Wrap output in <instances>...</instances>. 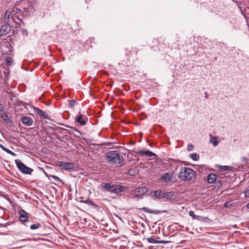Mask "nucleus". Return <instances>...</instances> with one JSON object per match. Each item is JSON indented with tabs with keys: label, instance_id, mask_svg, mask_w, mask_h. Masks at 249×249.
<instances>
[{
	"label": "nucleus",
	"instance_id": "obj_3",
	"mask_svg": "<svg viewBox=\"0 0 249 249\" xmlns=\"http://www.w3.org/2000/svg\"><path fill=\"white\" fill-rule=\"evenodd\" d=\"M17 166L18 167L19 170L24 174L31 175L33 172V169L25 165L23 162L20 160H15Z\"/></svg>",
	"mask_w": 249,
	"mask_h": 249
},
{
	"label": "nucleus",
	"instance_id": "obj_42",
	"mask_svg": "<svg viewBox=\"0 0 249 249\" xmlns=\"http://www.w3.org/2000/svg\"><path fill=\"white\" fill-rule=\"evenodd\" d=\"M160 213V211L159 210H152L151 213L159 214Z\"/></svg>",
	"mask_w": 249,
	"mask_h": 249
},
{
	"label": "nucleus",
	"instance_id": "obj_19",
	"mask_svg": "<svg viewBox=\"0 0 249 249\" xmlns=\"http://www.w3.org/2000/svg\"><path fill=\"white\" fill-rule=\"evenodd\" d=\"M189 215L193 217L194 219H196L199 221H204L205 218L199 215H196L195 214L194 212L192 211H190L189 212Z\"/></svg>",
	"mask_w": 249,
	"mask_h": 249
},
{
	"label": "nucleus",
	"instance_id": "obj_36",
	"mask_svg": "<svg viewBox=\"0 0 249 249\" xmlns=\"http://www.w3.org/2000/svg\"><path fill=\"white\" fill-rule=\"evenodd\" d=\"M69 106L73 108L74 107L75 105V101L74 100H70L69 101Z\"/></svg>",
	"mask_w": 249,
	"mask_h": 249
},
{
	"label": "nucleus",
	"instance_id": "obj_7",
	"mask_svg": "<svg viewBox=\"0 0 249 249\" xmlns=\"http://www.w3.org/2000/svg\"><path fill=\"white\" fill-rule=\"evenodd\" d=\"M75 120L79 124V125L84 126L87 124L89 119L86 116L83 115L79 113L75 117Z\"/></svg>",
	"mask_w": 249,
	"mask_h": 249
},
{
	"label": "nucleus",
	"instance_id": "obj_53",
	"mask_svg": "<svg viewBox=\"0 0 249 249\" xmlns=\"http://www.w3.org/2000/svg\"><path fill=\"white\" fill-rule=\"evenodd\" d=\"M24 246H21V247H20L19 248H22Z\"/></svg>",
	"mask_w": 249,
	"mask_h": 249
},
{
	"label": "nucleus",
	"instance_id": "obj_18",
	"mask_svg": "<svg viewBox=\"0 0 249 249\" xmlns=\"http://www.w3.org/2000/svg\"><path fill=\"white\" fill-rule=\"evenodd\" d=\"M216 175L214 174H210L207 177V181L210 184H213L216 182Z\"/></svg>",
	"mask_w": 249,
	"mask_h": 249
},
{
	"label": "nucleus",
	"instance_id": "obj_13",
	"mask_svg": "<svg viewBox=\"0 0 249 249\" xmlns=\"http://www.w3.org/2000/svg\"><path fill=\"white\" fill-rule=\"evenodd\" d=\"M161 179L163 182L165 183L172 181L171 175H170L168 172L164 173L161 177Z\"/></svg>",
	"mask_w": 249,
	"mask_h": 249
},
{
	"label": "nucleus",
	"instance_id": "obj_49",
	"mask_svg": "<svg viewBox=\"0 0 249 249\" xmlns=\"http://www.w3.org/2000/svg\"><path fill=\"white\" fill-rule=\"evenodd\" d=\"M13 33L14 34H17V31L16 30H13V31H12Z\"/></svg>",
	"mask_w": 249,
	"mask_h": 249
},
{
	"label": "nucleus",
	"instance_id": "obj_4",
	"mask_svg": "<svg viewBox=\"0 0 249 249\" xmlns=\"http://www.w3.org/2000/svg\"><path fill=\"white\" fill-rule=\"evenodd\" d=\"M19 213V220L26 227L29 226V213H27L23 209H20L18 211Z\"/></svg>",
	"mask_w": 249,
	"mask_h": 249
},
{
	"label": "nucleus",
	"instance_id": "obj_23",
	"mask_svg": "<svg viewBox=\"0 0 249 249\" xmlns=\"http://www.w3.org/2000/svg\"><path fill=\"white\" fill-rule=\"evenodd\" d=\"M6 65L7 66H12L13 64V59L11 56H7L5 60Z\"/></svg>",
	"mask_w": 249,
	"mask_h": 249
},
{
	"label": "nucleus",
	"instance_id": "obj_22",
	"mask_svg": "<svg viewBox=\"0 0 249 249\" xmlns=\"http://www.w3.org/2000/svg\"><path fill=\"white\" fill-rule=\"evenodd\" d=\"M2 211L1 212V213H0V224L2 225H6V224L4 223L3 221L4 220L3 216H4L5 211H7V209L2 208Z\"/></svg>",
	"mask_w": 249,
	"mask_h": 249
},
{
	"label": "nucleus",
	"instance_id": "obj_15",
	"mask_svg": "<svg viewBox=\"0 0 249 249\" xmlns=\"http://www.w3.org/2000/svg\"><path fill=\"white\" fill-rule=\"evenodd\" d=\"M34 110L35 112L38 115L45 119L47 118V115L46 114V113L44 111L36 107H34Z\"/></svg>",
	"mask_w": 249,
	"mask_h": 249
},
{
	"label": "nucleus",
	"instance_id": "obj_43",
	"mask_svg": "<svg viewBox=\"0 0 249 249\" xmlns=\"http://www.w3.org/2000/svg\"><path fill=\"white\" fill-rule=\"evenodd\" d=\"M0 147L1 148V149H2L5 152L6 150V149H7L6 147L3 146L2 144H0Z\"/></svg>",
	"mask_w": 249,
	"mask_h": 249
},
{
	"label": "nucleus",
	"instance_id": "obj_10",
	"mask_svg": "<svg viewBox=\"0 0 249 249\" xmlns=\"http://www.w3.org/2000/svg\"><path fill=\"white\" fill-rule=\"evenodd\" d=\"M114 185V184H112L111 183H102L101 185V187L105 191L113 193Z\"/></svg>",
	"mask_w": 249,
	"mask_h": 249
},
{
	"label": "nucleus",
	"instance_id": "obj_24",
	"mask_svg": "<svg viewBox=\"0 0 249 249\" xmlns=\"http://www.w3.org/2000/svg\"><path fill=\"white\" fill-rule=\"evenodd\" d=\"M211 139L210 142L212 143L214 146H216L218 145L219 142L217 140V137L213 136L212 137V135H210Z\"/></svg>",
	"mask_w": 249,
	"mask_h": 249
},
{
	"label": "nucleus",
	"instance_id": "obj_39",
	"mask_svg": "<svg viewBox=\"0 0 249 249\" xmlns=\"http://www.w3.org/2000/svg\"><path fill=\"white\" fill-rule=\"evenodd\" d=\"M194 146L192 144H189L187 146V149L188 151H191L193 150Z\"/></svg>",
	"mask_w": 249,
	"mask_h": 249
},
{
	"label": "nucleus",
	"instance_id": "obj_32",
	"mask_svg": "<svg viewBox=\"0 0 249 249\" xmlns=\"http://www.w3.org/2000/svg\"><path fill=\"white\" fill-rule=\"evenodd\" d=\"M191 158L194 160H199V157L197 153H193L191 155Z\"/></svg>",
	"mask_w": 249,
	"mask_h": 249
},
{
	"label": "nucleus",
	"instance_id": "obj_27",
	"mask_svg": "<svg viewBox=\"0 0 249 249\" xmlns=\"http://www.w3.org/2000/svg\"><path fill=\"white\" fill-rule=\"evenodd\" d=\"M196 167L198 172L201 173L203 172V170L206 169V166L205 165H196Z\"/></svg>",
	"mask_w": 249,
	"mask_h": 249
},
{
	"label": "nucleus",
	"instance_id": "obj_44",
	"mask_svg": "<svg viewBox=\"0 0 249 249\" xmlns=\"http://www.w3.org/2000/svg\"><path fill=\"white\" fill-rule=\"evenodd\" d=\"M0 111L3 112L4 111V107L3 105L0 104Z\"/></svg>",
	"mask_w": 249,
	"mask_h": 249
},
{
	"label": "nucleus",
	"instance_id": "obj_12",
	"mask_svg": "<svg viewBox=\"0 0 249 249\" xmlns=\"http://www.w3.org/2000/svg\"><path fill=\"white\" fill-rule=\"evenodd\" d=\"M113 188V193L118 194L124 192L125 187L119 184H114Z\"/></svg>",
	"mask_w": 249,
	"mask_h": 249
},
{
	"label": "nucleus",
	"instance_id": "obj_40",
	"mask_svg": "<svg viewBox=\"0 0 249 249\" xmlns=\"http://www.w3.org/2000/svg\"><path fill=\"white\" fill-rule=\"evenodd\" d=\"M51 177L54 179L55 181H58L60 180L59 178L56 176L52 175Z\"/></svg>",
	"mask_w": 249,
	"mask_h": 249
},
{
	"label": "nucleus",
	"instance_id": "obj_11",
	"mask_svg": "<svg viewBox=\"0 0 249 249\" xmlns=\"http://www.w3.org/2000/svg\"><path fill=\"white\" fill-rule=\"evenodd\" d=\"M134 152L141 155H145L148 157H157L155 153L150 151L137 150L134 151Z\"/></svg>",
	"mask_w": 249,
	"mask_h": 249
},
{
	"label": "nucleus",
	"instance_id": "obj_5",
	"mask_svg": "<svg viewBox=\"0 0 249 249\" xmlns=\"http://www.w3.org/2000/svg\"><path fill=\"white\" fill-rule=\"evenodd\" d=\"M147 192V189L145 186L136 188L133 194V198H140Z\"/></svg>",
	"mask_w": 249,
	"mask_h": 249
},
{
	"label": "nucleus",
	"instance_id": "obj_31",
	"mask_svg": "<svg viewBox=\"0 0 249 249\" xmlns=\"http://www.w3.org/2000/svg\"><path fill=\"white\" fill-rule=\"evenodd\" d=\"M0 116H1V118L4 121H6L8 118H9L8 115L5 111H3V112H2Z\"/></svg>",
	"mask_w": 249,
	"mask_h": 249
},
{
	"label": "nucleus",
	"instance_id": "obj_29",
	"mask_svg": "<svg viewBox=\"0 0 249 249\" xmlns=\"http://www.w3.org/2000/svg\"><path fill=\"white\" fill-rule=\"evenodd\" d=\"M163 198H170L173 196V193L171 192H163Z\"/></svg>",
	"mask_w": 249,
	"mask_h": 249
},
{
	"label": "nucleus",
	"instance_id": "obj_41",
	"mask_svg": "<svg viewBox=\"0 0 249 249\" xmlns=\"http://www.w3.org/2000/svg\"><path fill=\"white\" fill-rule=\"evenodd\" d=\"M245 196L247 197H249V190H247L245 192Z\"/></svg>",
	"mask_w": 249,
	"mask_h": 249
},
{
	"label": "nucleus",
	"instance_id": "obj_8",
	"mask_svg": "<svg viewBox=\"0 0 249 249\" xmlns=\"http://www.w3.org/2000/svg\"><path fill=\"white\" fill-rule=\"evenodd\" d=\"M12 26L8 23H5L0 28V36H3L8 34L11 30Z\"/></svg>",
	"mask_w": 249,
	"mask_h": 249
},
{
	"label": "nucleus",
	"instance_id": "obj_14",
	"mask_svg": "<svg viewBox=\"0 0 249 249\" xmlns=\"http://www.w3.org/2000/svg\"><path fill=\"white\" fill-rule=\"evenodd\" d=\"M11 18L14 22L18 24V22H17V19L20 21H21L23 18V16L22 15V14L15 15L14 13H12L11 17Z\"/></svg>",
	"mask_w": 249,
	"mask_h": 249
},
{
	"label": "nucleus",
	"instance_id": "obj_34",
	"mask_svg": "<svg viewBox=\"0 0 249 249\" xmlns=\"http://www.w3.org/2000/svg\"><path fill=\"white\" fill-rule=\"evenodd\" d=\"M141 210L144 212L148 213H151L152 211V210H151L146 207L142 208Z\"/></svg>",
	"mask_w": 249,
	"mask_h": 249
},
{
	"label": "nucleus",
	"instance_id": "obj_21",
	"mask_svg": "<svg viewBox=\"0 0 249 249\" xmlns=\"http://www.w3.org/2000/svg\"><path fill=\"white\" fill-rule=\"evenodd\" d=\"M67 127L71 128L73 131L75 132L73 134L77 137H79V136H81L82 135V133L78 130L76 127L73 126H70L67 125H65Z\"/></svg>",
	"mask_w": 249,
	"mask_h": 249
},
{
	"label": "nucleus",
	"instance_id": "obj_1",
	"mask_svg": "<svg viewBox=\"0 0 249 249\" xmlns=\"http://www.w3.org/2000/svg\"><path fill=\"white\" fill-rule=\"evenodd\" d=\"M195 176V172L193 169L186 167H181L178 175V178L182 181H191Z\"/></svg>",
	"mask_w": 249,
	"mask_h": 249
},
{
	"label": "nucleus",
	"instance_id": "obj_52",
	"mask_svg": "<svg viewBox=\"0 0 249 249\" xmlns=\"http://www.w3.org/2000/svg\"><path fill=\"white\" fill-rule=\"evenodd\" d=\"M43 172H44V173L46 175H47V173L45 172V171H43Z\"/></svg>",
	"mask_w": 249,
	"mask_h": 249
},
{
	"label": "nucleus",
	"instance_id": "obj_50",
	"mask_svg": "<svg viewBox=\"0 0 249 249\" xmlns=\"http://www.w3.org/2000/svg\"><path fill=\"white\" fill-rule=\"evenodd\" d=\"M228 203H228V202H226V203L224 204V207H228Z\"/></svg>",
	"mask_w": 249,
	"mask_h": 249
},
{
	"label": "nucleus",
	"instance_id": "obj_9",
	"mask_svg": "<svg viewBox=\"0 0 249 249\" xmlns=\"http://www.w3.org/2000/svg\"><path fill=\"white\" fill-rule=\"evenodd\" d=\"M21 122L24 125L27 126H31L34 123L33 120L31 117L27 116H22Z\"/></svg>",
	"mask_w": 249,
	"mask_h": 249
},
{
	"label": "nucleus",
	"instance_id": "obj_16",
	"mask_svg": "<svg viewBox=\"0 0 249 249\" xmlns=\"http://www.w3.org/2000/svg\"><path fill=\"white\" fill-rule=\"evenodd\" d=\"M12 11L11 9H9L7 10L4 14V15L3 17V20L4 22H6L9 20L10 16L12 15Z\"/></svg>",
	"mask_w": 249,
	"mask_h": 249
},
{
	"label": "nucleus",
	"instance_id": "obj_6",
	"mask_svg": "<svg viewBox=\"0 0 249 249\" xmlns=\"http://www.w3.org/2000/svg\"><path fill=\"white\" fill-rule=\"evenodd\" d=\"M57 165L66 170H74L75 168L74 163L70 162L60 161L58 162Z\"/></svg>",
	"mask_w": 249,
	"mask_h": 249
},
{
	"label": "nucleus",
	"instance_id": "obj_37",
	"mask_svg": "<svg viewBox=\"0 0 249 249\" xmlns=\"http://www.w3.org/2000/svg\"><path fill=\"white\" fill-rule=\"evenodd\" d=\"M31 240V239L30 238L24 239L17 240L16 241V242L17 243H19V242L25 243L27 242V240L30 241Z\"/></svg>",
	"mask_w": 249,
	"mask_h": 249
},
{
	"label": "nucleus",
	"instance_id": "obj_2",
	"mask_svg": "<svg viewBox=\"0 0 249 249\" xmlns=\"http://www.w3.org/2000/svg\"><path fill=\"white\" fill-rule=\"evenodd\" d=\"M108 162L114 164H121L124 162L123 157L117 151H110L106 154Z\"/></svg>",
	"mask_w": 249,
	"mask_h": 249
},
{
	"label": "nucleus",
	"instance_id": "obj_38",
	"mask_svg": "<svg viewBox=\"0 0 249 249\" xmlns=\"http://www.w3.org/2000/svg\"><path fill=\"white\" fill-rule=\"evenodd\" d=\"M21 33L23 35L27 36L28 35V31L26 29L23 28L21 30Z\"/></svg>",
	"mask_w": 249,
	"mask_h": 249
},
{
	"label": "nucleus",
	"instance_id": "obj_51",
	"mask_svg": "<svg viewBox=\"0 0 249 249\" xmlns=\"http://www.w3.org/2000/svg\"><path fill=\"white\" fill-rule=\"evenodd\" d=\"M246 207L247 209H249V203H248L247 205H246Z\"/></svg>",
	"mask_w": 249,
	"mask_h": 249
},
{
	"label": "nucleus",
	"instance_id": "obj_45",
	"mask_svg": "<svg viewBox=\"0 0 249 249\" xmlns=\"http://www.w3.org/2000/svg\"><path fill=\"white\" fill-rule=\"evenodd\" d=\"M7 39H8V41L11 42L12 39H13V38L11 36H7Z\"/></svg>",
	"mask_w": 249,
	"mask_h": 249
},
{
	"label": "nucleus",
	"instance_id": "obj_30",
	"mask_svg": "<svg viewBox=\"0 0 249 249\" xmlns=\"http://www.w3.org/2000/svg\"><path fill=\"white\" fill-rule=\"evenodd\" d=\"M11 10L12 11V13H14L15 15L21 14V10L20 9L18 8V7H14V8L12 9Z\"/></svg>",
	"mask_w": 249,
	"mask_h": 249
},
{
	"label": "nucleus",
	"instance_id": "obj_46",
	"mask_svg": "<svg viewBox=\"0 0 249 249\" xmlns=\"http://www.w3.org/2000/svg\"><path fill=\"white\" fill-rule=\"evenodd\" d=\"M9 154H10L11 155L13 156H16V154L14 152H13V151H11L10 152H9Z\"/></svg>",
	"mask_w": 249,
	"mask_h": 249
},
{
	"label": "nucleus",
	"instance_id": "obj_35",
	"mask_svg": "<svg viewBox=\"0 0 249 249\" xmlns=\"http://www.w3.org/2000/svg\"><path fill=\"white\" fill-rule=\"evenodd\" d=\"M5 123L9 125L10 127L13 125V122L8 118L6 121H5Z\"/></svg>",
	"mask_w": 249,
	"mask_h": 249
},
{
	"label": "nucleus",
	"instance_id": "obj_33",
	"mask_svg": "<svg viewBox=\"0 0 249 249\" xmlns=\"http://www.w3.org/2000/svg\"><path fill=\"white\" fill-rule=\"evenodd\" d=\"M241 161L242 162H243L245 164H249V159L246 157H242Z\"/></svg>",
	"mask_w": 249,
	"mask_h": 249
},
{
	"label": "nucleus",
	"instance_id": "obj_47",
	"mask_svg": "<svg viewBox=\"0 0 249 249\" xmlns=\"http://www.w3.org/2000/svg\"><path fill=\"white\" fill-rule=\"evenodd\" d=\"M6 198L7 199V200L9 202H10L11 203H12V201L11 199L9 197H6Z\"/></svg>",
	"mask_w": 249,
	"mask_h": 249
},
{
	"label": "nucleus",
	"instance_id": "obj_17",
	"mask_svg": "<svg viewBox=\"0 0 249 249\" xmlns=\"http://www.w3.org/2000/svg\"><path fill=\"white\" fill-rule=\"evenodd\" d=\"M81 199V200L80 201V202H83L84 203H85V204H87L88 205H91L94 208H97L98 207V206L97 205H96V204H95L93 201L90 199H86V200H83V197H81L80 198Z\"/></svg>",
	"mask_w": 249,
	"mask_h": 249
},
{
	"label": "nucleus",
	"instance_id": "obj_26",
	"mask_svg": "<svg viewBox=\"0 0 249 249\" xmlns=\"http://www.w3.org/2000/svg\"><path fill=\"white\" fill-rule=\"evenodd\" d=\"M29 227H30V228L31 230H34L39 229V228H40L41 227V225L39 223H37L34 224H31V222H30Z\"/></svg>",
	"mask_w": 249,
	"mask_h": 249
},
{
	"label": "nucleus",
	"instance_id": "obj_48",
	"mask_svg": "<svg viewBox=\"0 0 249 249\" xmlns=\"http://www.w3.org/2000/svg\"><path fill=\"white\" fill-rule=\"evenodd\" d=\"M11 151L10 150H9V149H7L5 151V152L8 154H9V152H10Z\"/></svg>",
	"mask_w": 249,
	"mask_h": 249
},
{
	"label": "nucleus",
	"instance_id": "obj_25",
	"mask_svg": "<svg viewBox=\"0 0 249 249\" xmlns=\"http://www.w3.org/2000/svg\"><path fill=\"white\" fill-rule=\"evenodd\" d=\"M148 241L149 243H160V244H165L167 243L168 242L165 241H157L154 238L150 237L148 239Z\"/></svg>",
	"mask_w": 249,
	"mask_h": 249
},
{
	"label": "nucleus",
	"instance_id": "obj_28",
	"mask_svg": "<svg viewBox=\"0 0 249 249\" xmlns=\"http://www.w3.org/2000/svg\"><path fill=\"white\" fill-rule=\"evenodd\" d=\"M219 169L222 171H231L232 170V167L230 166H220L219 167Z\"/></svg>",
	"mask_w": 249,
	"mask_h": 249
},
{
	"label": "nucleus",
	"instance_id": "obj_20",
	"mask_svg": "<svg viewBox=\"0 0 249 249\" xmlns=\"http://www.w3.org/2000/svg\"><path fill=\"white\" fill-rule=\"evenodd\" d=\"M153 197L156 198H163V192L160 190H157L154 192Z\"/></svg>",
	"mask_w": 249,
	"mask_h": 249
}]
</instances>
